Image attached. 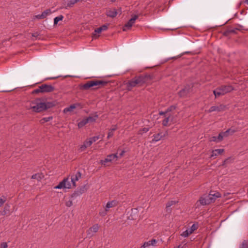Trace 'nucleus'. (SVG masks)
I'll return each mask as SVG.
<instances>
[{"label":"nucleus","instance_id":"f257e3e1","mask_svg":"<svg viewBox=\"0 0 248 248\" xmlns=\"http://www.w3.org/2000/svg\"><path fill=\"white\" fill-rule=\"evenodd\" d=\"M175 109V107L171 106L168 108L165 111H160L159 112V115H164V119L162 121L163 126H168L177 122V115L174 112Z\"/></svg>","mask_w":248,"mask_h":248},{"label":"nucleus","instance_id":"f03ea898","mask_svg":"<svg viewBox=\"0 0 248 248\" xmlns=\"http://www.w3.org/2000/svg\"><path fill=\"white\" fill-rule=\"evenodd\" d=\"M53 104L50 102H43L40 99H36L29 102L28 109L35 112H40L52 107Z\"/></svg>","mask_w":248,"mask_h":248},{"label":"nucleus","instance_id":"7ed1b4c3","mask_svg":"<svg viewBox=\"0 0 248 248\" xmlns=\"http://www.w3.org/2000/svg\"><path fill=\"white\" fill-rule=\"evenodd\" d=\"M149 78L147 75L136 77L126 83V88L128 91H131L134 87L142 86L145 83Z\"/></svg>","mask_w":248,"mask_h":248},{"label":"nucleus","instance_id":"20e7f679","mask_svg":"<svg viewBox=\"0 0 248 248\" xmlns=\"http://www.w3.org/2000/svg\"><path fill=\"white\" fill-rule=\"evenodd\" d=\"M107 84V82L103 80H90L83 84L81 88L83 90H88L91 87L93 89H97Z\"/></svg>","mask_w":248,"mask_h":248},{"label":"nucleus","instance_id":"39448f33","mask_svg":"<svg viewBox=\"0 0 248 248\" xmlns=\"http://www.w3.org/2000/svg\"><path fill=\"white\" fill-rule=\"evenodd\" d=\"M234 90V88L231 85H225L218 87L214 90L213 93L215 97H218L220 95H223L228 93H230Z\"/></svg>","mask_w":248,"mask_h":248},{"label":"nucleus","instance_id":"423d86ee","mask_svg":"<svg viewBox=\"0 0 248 248\" xmlns=\"http://www.w3.org/2000/svg\"><path fill=\"white\" fill-rule=\"evenodd\" d=\"M54 89V87L52 85L45 84L39 86L38 88L34 90L32 93H50L53 92Z\"/></svg>","mask_w":248,"mask_h":248},{"label":"nucleus","instance_id":"0eeeda50","mask_svg":"<svg viewBox=\"0 0 248 248\" xmlns=\"http://www.w3.org/2000/svg\"><path fill=\"white\" fill-rule=\"evenodd\" d=\"M72 184L70 179L67 177L64 178L62 181L54 187L55 189H70L72 187Z\"/></svg>","mask_w":248,"mask_h":248},{"label":"nucleus","instance_id":"6e6552de","mask_svg":"<svg viewBox=\"0 0 248 248\" xmlns=\"http://www.w3.org/2000/svg\"><path fill=\"white\" fill-rule=\"evenodd\" d=\"M198 228V224H193L190 228H188L186 231H184L181 234V235L184 237H188L190 234L192 233L194 231L196 230Z\"/></svg>","mask_w":248,"mask_h":248},{"label":"nucleus","instance_id":"1a4fd4ad","mask_svg":"<svg viewBox=\"0 0 248 248\" xmlns=\"http://www.w3.org/2000/svg\"><path fill=\"white\" fill-rule=\"evenodd\" d=\"M118 157L117 153L110 154L107 155V157L105 159L100 160V163L102 165L106 166L107 163L111 162L114 159L117 160Z\"/></svg>","mask_w":248,"mask_h":248},{"label":"nucleus","instance_id":"9d476101","mask_svg":"<svg viewBox=\"0 0 248 248\" xmlns=\"http://www.w3.org/2000/svg\"><path fill=\"white\" fill-rule=\"evenodd\" d=\"M138 18V16L137 15H135L133 16L123 27V31H126L128 30L131 29L133 25L135 23V21Z\"/></svg>","mask_w":248,"mask_h":248},{"label":"nucleus","instance_id":"9b49d317","mask_svg":"<svg viewBox=\"0 0 248 248\" xmlns=\"http://www.w3.org/2000/svg\"><path fill=\"white\" fill-rule=\"evenodd\" d=\"M99 226L98 224H94L87 231V234L89 237H92L99 230Z\"/></svg>","mask_w":248,"mask_h":248},{"label":"nucleus","instance_id":"f8f14e48","mask_svg":"<svg viewBox=\"0 0 248 248\" xmlns=\"http://www.w3.org/2000/svg\"><path fill=\"white\" fill-rule=\"evenodd\" d=\"M108 28V25H104L101 27L96 29L93 33V37L96 38L99 36V34L103 31H106Z\"/></svg>","mask_w":248,"mask_h":248},{"label":"nucleus","instance_id":"ddd939ff","mask_svg":"<svg viewBox=\"0 0 248 248\" xmlns=\"http://www.w3.org/2000/svg\"><path fill=\"white\" fill-rule=\"evenodd\" d=\"M158 241L155 239H152L147 242H145L140 248H148L150 246L155 247L157 246Z\"/></svg>","mask_w":248,"mask_h":248},{"label":"nucleus","instance_id":"4468645a","mask_svg":"<svg viewBox=\"0 0 248 248\" xmlns=\"http://www.w3.org/2000/svg\"><path fill=\"white\" fill-rule=\"evenodd\" d=\"M199 202L202 205H208L212 203V200L209 197L208 195L201 197Z\"/></svg>","mask_w":248,"mask_h":248},{"label":"nucleus","instance_id":"2eb2a0df","mask_svg":"<svg viewBox=\"0 0 248 248\" xmlns=\"http://www.w3.org/2000/svg\"><path fill=\"white\" fill-rule=\"evenodd\" d=\"M191 85H187L183 89L181 90L179 93L180 96L184 97L186 96L188 93L191 92Z\"/></svg>","mask_w":248,"mask_h":248},{"label":"nucleus","instance_id":"dca6fc26","mask_svg":"<svg viewBox=\"0 0 248 248\" xmlns=\"http://www.w3.org/2000/svg\"><path fill=\"white\" fill-rule=\"evenodd\" d=\"M81 177V173L80 172H77L76 174L71 176L70 181L73 186H76V182L78 181Z\"/></svg>","mask_w":248,"mask_h":248},{"label":"nucleus","instance_id":"f3484780","mask_svg":"<svg viewBox=\"0 0 248 248\" xmlns=\"http://www.w3.org/2000/svg\"><path fill=\"white\" fill-rule=\"evenodd\" d=\"M92 144V141H90V140L89 139H87L83 142V144L80 146L79 148V152H83L85 151L87 147H90V146H91Z\"/></svg>","mask_w":248,"mask_h":248},{"label":"nucleus","instance_id":"a211bd4d","mask_svg":"<svg viewBox=\"0 0 248 248\" xmlns=\"http://www.w3.org/2000/svg\"><path fill=\"white\" fill-rule=\"evenodd\" d=\"M225 108V106L222 105H220L219 106H212L210 109L208 110V112H212L213 111H221L224 110Z\"/></svg>","mask_w":248,"mask_h":248},{"label":"nucleus","instance_id":"6ab92c4d","mask_svg":"<svg viewBox=\"0 0 248 248\" xmlns=\"http://www.w3.org/2000/svg\"><path fill=\"white\" fill-rule=\"evenodd\" d=\"M118 202L115 200H113L110 202H108L107 203V204L106 205L105 207V210L106 211H108V209L110 208L116 206L117 205Z\"/></svg>","mask_w":248,"mask_h":248},{"label":"nucleus","instance_id":"aec40b11","mask_svg":"<svg viewBox=\"0 0 248 248\" xmlns=\"http://www.w3.org/2000/svg\"><path fill=\"white\" fill-rule=\"evenodd\" d=\"M209 198L212 200V202H214L215 200L221 197V194L218 192H216L215 193L212 194L211 192L208 195Z\"/></svg>","mask_w":248,"mask_h":248},{"label":"nucleus","instance_id":"412c9836","mask_svg":"<svg viewBox=\"0 0 248 248\" xmlns=\"http://www.w3.org/2000/svg\"><path fill=\"white\" fill-rule=\"evenodd\" d=\"M78 106V104H72V105H70L69 107H67V108H64L63 112L64 113H66L68 112H72Z\"/></svg>","mask_w":248,"mask_h":248},{"label":"nucleus","instance_id":"4be33fe9","mask_svg":"<svg viewBox=\"0 0 248 248\" xmlns=\"http://www.w3.org/2000/svg\"><path fill=\"white\" fill-rule=\"evenodd\" d=\"M165 136V134H162V133H158L157 134L154 135L153 136V139H152V142H156L160 140L163 137Z\"/></svg>","mask_w":248,"mask_h":248},{"label":"nucleus","instance_id":"5701e85b","mask_svg":"<svg viewBox=\"0 0 248 248\" xmlns=\"http://www.w3.org/2000/svg\"><path fill=\"white\" fill-rule=\"evenodd\" d=\"M118 13L117 12V10L115 9H114L113 10H110L107 11V16H109L110 17H115L117 15Z\"/></svg>","mask_w":248,"mask_h":248},{"label":"nucleus","instance_id":"b1692460","mask_svg":"<svg viewBox=\"0 0 248 248\" xmlns=\"http://www.w3.org/2000/svg\"><path fill=\"white\" fill-rule=\"evenodd\" d=\"M224 151V150L223 149H216L215 150H213L212 151V154L211 155V157L217 156L218 155L223 153Z\"/></svg>","mask_w":248,"mask_h":248},{"label":"nucleus","instance_id":"393cba45","mask_svg":"<svg viewBox=\"0 0 248 248\" xmlns=\"http://www.w3.org/2000/svg\"><path fill=\"white\" fill-rule=\"evenodd\" d=\"M97 118H98V115H95L93 116H89L86 118L87 119L88 123H93V122H95Z\"/></svg>","mask_w":248,"mask_h":248},{"label":"nucleus","instance_id":"a878e982","mask_svg":"<svg viewBox=\"0 0 248 248\" xmlns=\"http://www.w3.org/2000/svg\"><path fill=\"white\" fill-rule=\"evenodd\" d=\"M88 124V122L86 118L83 119L81 121H80L78 124V128H81L83 127L85 125Z\"/></svg>","mask_w":248,"mask_h":248},{"label":"nucleus","instance_id":"bb28decb","mask_svg":"<svg viewBox=\"0 0 248 248\" xmlns=\"http://www.w3.org/2000/svg\"><path fill=\"white\" fill-rule=\"evenodd\" d=\"M63 18V16L62 15H60L54 19V25H56L58 24V22L62 21Z\"/></svg>","mask_w":248,"mask_h":248},{"label":"nucleus","instance_id":"cd10ccee","mask_svg":"<svg viewBox=\"0 0 248 248\" xmlns=\"http://www.w3.org/2000/svg\"><path fill=\"white\" fill-rule=\"evenodd\" d=\"M43 177L42 174L40 173H36L32 175L31 178L33 179H37L38 180H40Z\"/></svg>","mask_w":248,"mask_h":248},{"label":"nucleus","instance_id":"c85d7f7f","mask_svg":"<svg viewBox=\"0 0 248 248\" xmlns=\"http://www.w3.org/2000/svg\"><path fill=\"white\" fill-rule=\"evenodd\" d=\"M223 132L225 134V137H226L228 136L229 134H231V135L233 134L234 132H235V130H232L231 129H229L227 130H226V131Z\"/></svg>","mask_w":248,"mask_h":248},{"label":"nucleus","instance_id":"c756f323","mask_svg":"<svg viewBox=\"0 0 248 248\" xmlns=\"http://www.w3.org/2000/svg\"><path fill=\"white\" fill-rule=\"evenodd\" d=\"M51 13L50 10L47 9L45 11H44L43 12H42V17L43 18H46L47 15L50 14Z\"/></svg>","mask_w":248,"mask_h":248},{"label":"nucleus","instance_id":"7c9ffc66","mask_svg":"<svg viewBox=\"0 0 248 248\" xmlns=\"http://www.w3.org/2000/svg\"><path fill=\"white\" fill-rule=\"evenodd\" d=\"M52 117H44L40 120V122L42 124H44L46 122H48L52 119Z\"/></svg>","mask_w":248,"mask_h":248},{"label":"nucleus","instance_id":"2f4dec72","mask_svg":"<svg viewBox=\"0 0 248 248\" xmlns=\"http://www.w3.org/2000/svg\"><path fill=\"white\" fill-rule=\"evenodd\" d=\"M239 248H248V241H243Z\"/></svg>","mask_w":248,"mask_h":248},{"label":"nucleus","instance_id":"473e14b6","mask_svg":"<svg viewBox=\"0 0 248 248\" xmlns=\"http://www.w3.org/2000/svg\"><path fill=\"white\" fill-rule=\"evenodd\" d=\"M6 198L4 196H2L0 198V207H1L3 204L5 202Z\"/></svg>","mask_w":248,"mask_h":248},{"label":"nucleus","instance_id":"72a5a7b5","mask_svg":"<svg viewBox=\"0 0 248 248\" xmlns=\"http://www.w3.org/2000/svg\"><path fill=\"white\" fill-rule=\"evenodd\" d=\"M100 138L99 136H94L92 138H89V139L90 140V141H92V144L95 142L97 140H98Z\"/></svg>","mask_w":248,"mask_h":248},{"label":"nucleus","instance_id":"f704fd0d","mask_svg":"<svg viewBox=\"0 0 248 248\" xmlns=\"http://www.w3.org/2000/svg\"><path fill=\"white\" fill-rule=\"evenodd\" d=\"M176 202H176L173 201H170L167 203L166 207H167V208H169V207H170L171 206L175 204L176 203Z\"/></svg>","mask_w":248,"mask_h":248},{"label":"nucleus","instance_id":"c9c22d12","mask_svg":"<svg viewBox=\"0 0 248 248\" xmlns=\"http://www.w3.org/2000/svg\"><path fill=\"white\" fill-rule=\"evenodd\" d=\"M148 131H149V128L145 127V128H143L142 129L140 130L139 132V133L140 134H142L144 133L147 132Z\"/></svg>","mask_w":248,"mask_h":248},{"label":"nucleus","instance_id":"e433bc0d","mask_svg":"<svg viewBox=\"0 0 248 248\" xmlns=\"http://www.w3.org/2000/svg\"><path fill=\"white\" fill-rule=\"evenodd\" d=\"M73 205V202L72 200H70L66 202L65 205L67 207H71Z\"/></svg>","mask_w":248,"mask_h":248},{"label":"nucleus","instance_id":"4c0bfd02","mask_svg":"<svg viewBox=\"0 0 248 248\" xmlns=\"http://www.w3.org/2000/svg\"><path fill=\"white\" fill-rule=\"evenodd\" d=\"M0 248H8V245L6 242H3L0 244Z\"/></svg>","mask_w":248,"mask_h":248},{"label":"nucleus","instance_id":"58836bf2","mask_svg":"<svg viewBox=\"0 0 248 248\" xmlns=\"http://www.w3.org/2000/svg\"><path fill=\"white\" fill-rule=\"evenodd\" d=\"M113 134H114L113 132H112L109 130V131L108 133L107 138L109 139V138H111L113 136Z\"/></svg>","mask_w":248,"mask_h":248},{"label":"nucleus","instance_id":"ea45409f","mask_svg":"<svg viewBox=\"0 0 248 248\" xmlns=\"http://www.w3.org/2000/svg\"><path fill=\"white\" fill-rule=\"evenodd\" d=\"M217 139L218 141H221L223 140L222 136L221 135L220 133L218 136L217 137Z\"/></svg>","mask_w":248,"mask_h":248},{"label":"nucleus","instance_id":"a19ab883","mask_svg":"<svg viewBox=\"0 0 248 248\" xmlns=\"http://www.w3.org/2000/svg\"><path fill=\"white\" fill-rule=\"evenodd\" d=\"M117 129V127L116 125H114L113 126L112 128H111L110 130L112 131V132H114V131H115L116 129Z\"/></svg>","mask_w":248,"mask_h":248},{"label":"nucleus","instance_id":"79ce46f5","mask_svg":"<svg viewBox=\"0 0 248 248\" xmlns=\"http://www.w3.org/2000/svg\"><path fill=\"white\" fill-rule=\"evenodd\" d=\"M211 141L218 142L217 137H213L211 139Z\"/></svg>","mask_w":248,"mask_h":248},{"label":"nucleus","instance_id":"37998d69","mask_svg":"<svg viewBox=\"0 0 248 248\" xmlns=\"http://www.w3.org/2000/svg\"><path fill=\"white\" fill-rule=\"evenodd\" d=\"M35 17L38 19H44L42 17V14L35 16Z\"/></svg>","mask_w":248,"mask_h":248},{"label":"nucleus","instance_id":"c03bdc74","mask_svg":"<svg viewBox=\"0 0 248 248\" xmlns=\"http://www.w3.org/2000/svg\"><path fill=\"white\" fill-rule=\"evenodd\" d=\"M38 33L37 32H35V33L32 34V36L33 37H35L36 38L38 37Z\"/></svg>","mask_w":248,"mask_h":248},{"label":"nucleus","instance_id":"a18cd8bd","mask_svg":"<svg viewBox=\"0 0 248 248\" xmlns=\"http://www.w3.org/2000/svg\"><path fill=\"white\" fill-rule=\"evenodd\" d=\"M107 211H105V212H100L99 214L102 216H105L107 214Z\"/></svg>","mask_w":248,"mask_h":248},{"label":"nucleus","instance_id":"49530a36","mask_svg":"<svg viewBox=\"0 0 248 248\" xmlns=\"http://www.w3.org/2000/svg\"><path fill=\"white\" fill-rule=\"evenodd\" d=\"M124 153H125L124 151H122V152L121 153V154H120V156H122L124 155Z\"/></svg>","mask_w":248,"mask_h":248},{"label":"nucleus","instance_id":"de8ad7c7","mask_svg":"<svg viewBox=\"0 0 248 248\" xmlns=\"http://www.w3.org/2000/svg\"><path fill=\"white\" fill-rule=\"evenodd\" d=\"M221 135L222 136V138H223L224 137H225V134L223 133V132H221Z\"/></svg>","mask_w":248,"mask_h":248},{"label":"nucleus","instance_id":"09e8293b","mask_svg":"<svg viewBox=\"0 0 248 248\" xmlns=\"http://www.w3.org/2000/svg\"><path fill=\"white\" fill-rule=\"evenodd\" d=\"M246 2L248 4V0H246Z\"/></svg>","mask_w":248,"mask_h":248},{"label":"nucleus","instance_id":"8fccbe9b","mask_svg":"<svg viewBox=\"0 0 248 248\" xmlns=\"http://www.w3.org/2000/svg\"><path fill=\"white\" fill-rule=\"evenodd\" d=\"M111 0V1H112V2H114V1H115V0Z\"/></svg>","mask_w":248,"mask_h":248}]
</instances>
